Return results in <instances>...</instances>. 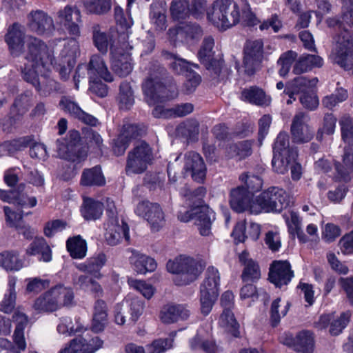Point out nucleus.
<instances>
[{
    "label": "nucleus",
    "instance_id": "4c0bfd02",
    "mask_svg": "<svg viewBox=\"0 0 353 353\" xmlns=\"http://www.w3.org/2000/svg\"><path fill=\"white\" fill-rule=\"evenodd\" d=\"M80 183L83 186H103L105 184V179L100 166H95L90 169H85L81 177Z\"/></svg>",
    "mask_w": 353,
    "mask_h": 353
},
{
    "label": "nucleus",
    "instance_id": "b1692460",
    "mask_svg": "<svg viewBox=\"0 0 353 353\" xmlns=\"http://www.w3.org/2000/svg\"><path fill=\"white\" fill-rule=\"evenodd\" d=\"M130 252L132 254L129 261L137 273L145 274L156 270L157 264L153 258L133 249L130 250Z\"/></svg>",
    "mask_w": 353,
    "mask_h": 353
},
{
    "label": "nucleus",
    "instance_id": "13d9d810",
    "mask_svg": "<svg viewBox=\"0 0 353 353\" xmlns=\"http://www.w3.org/2000/svg\"><path fill=\"white\" fill-rule=\"evenodd\" d=\"M170 12L172 17L176 20L185 19L190 13L188 0H173Z\"/></svg>",
    "mask_w": 353,
    "mask_h": 353
},
{
    "label": "nucleus",
    "instance_id": "dca6fc26",
    "mask_svg": "<svg viewBox=\"0 0 353 353\" xmlns=\"http://www.w3.org/2000/svg\"><path fill=\"white\" fill-rule=\"evenodd\" d=\"M105 240L108 245H116L125 240L129 241V228L123 220L112 217L106 224Z\"/></svg>",
    "mask_w": 353,
    "mask_h": 353
},
{
    "label": "nucleus",
    "instance_id": "864d4df0",
    "mask_svg": "<svg viewBox=\"0 0 353 353\" xmlns=\"http://www.w3.org/2000/svg\"><path fill=\"white\" fill-rule=\"evenodd\" d=\"M184 32L188 39L191 40L198 39L202 35V30L199 25L196 24H187L184 27L179 29H170L168 30V34L171 39L175 41L174 37Z\"/></svg>",
    "mask_w": 353,
    "mask_h": 353
},
{
    "label": "nucleus",
    "instance_id": "e433bc0d",
    "mask_svg": "<svg viewBox=\"0 0 353 353\" xmlns=\"http://www.w3.org/2000/svg\"><path fill=\"white\" fill-rule=\"evenodd\" d=\"M103 211L101 202L92 198L85 197L81 207L82 216L88 221H94L99 219Z\"/></svg>",
    "mask_w": 353,
    "mask_h": 353
},
{
    "label": "nucleus",
    "instance_id": "aec40b11",
    "mask_svg": "<svg viewBox=\"0 0 353 353\" xmlns=\"http://www.w3.org/2000/svg\"><path fill=\"white\" fill-rule=\"evenodd\" d=\"M184 170L191 174L192 179L197 182H203L206 174V167L200 154L190 151L184 156Z\"/></svg>",
    "mask_w": 353,
    "mask_h": 353
},
{
    "label": "nucleus",
    "instance_id": "2eb2a0df",
    "mask_svg": "<svg viewBox=\"0 0 353 353\" xmlns=\"http://www.w3.org/2000/svg\"><path fill=\"white\" fill-rule=\"evenodd\" d=\"M142 88L145 101L150 105H155L158 102L170 98L167 88L157 76L147 78L143 82Z\"/></svg>",
    "mask_w": 353,
    "mask_h": 353
},
{
    "label": "nucleus",
    "instance_id": "7c9ffc66",
    "mask_svg": "<svg viewBox=\"0 0 353 353\" xmlns=\"http://www.w3.org/2000/svg\"><path fill=\"white\" fill-rule=\"evenodd\" d=\"M283 217L291 235L294 236L296 235L299 241L302 243H307L309 241L308 237L302 230V219L297 212L291 211L288 214L285 213Z\"/></svg>",
    "mask_w": 353,
    "mask_h": 353
},
{
    "label": "nucleus",
    "instance_id": "1a4fd4ad",
    "mask_svg": "<svg viewBox=\"0 0 353 353\" xmlns=\"http://www.w3.org/2000/svg\"><path fill=\"white\" fill-rule=\"evenodd\" d=\"M134 212L146 220L153 231H159L165 224V214L157 203L148 200L141 201L137 203Z\"/></svg>",
    "mask_w": 353,
    "mask_h": 353
},
{
    "label": "nucleus",
    "instance_id": "052dcab7",
    "mask_svg": "<svg viewBox=\"0 0 353 353\" xmlns=\"http://www.w3.org/2000/svg\"><path fill=\"white\" fill-rule=\"evenodd\" d=\"M92 41L94 46L102 54H105L108 48V37L100 30L98 25L93 27L92 30Z\"/></svg>",
    "mask_w": 353,
    "mask_h": 353
},
{
    "label": "nucleus",
    "instance_id": "c756f323",
    "mask_svg": "<svg viewBox=\"0 0 353 353\" xmlns=\"http://www.w3.org/2000/svg\"><path fill=\"white\" fill-rule=\"evenodd\" d=\"M319 82L316 77L311 79L304 76H299L289 81L285 85L284 93L290 98H293V95L297 94L306 88L315 87Z\"/></svg>",
    "mask_w": 353,
    "mask_h": 353
},
{
    "label": "nucleus",
    "instance_id": "6e6d98bb",
    "mask_svg": "<svg viewBox=\"0 0 353 353\" xmlns=\"http://www.w3.org/2000/svg\"><path fill=\"white\" fill-rule=\"evenodd\" d=\"M165 58L170 61V65L172 70L177 74H186L188 71L191 70V64L186 60L178 57L176 55L165 52Z\"/></svg>",
    "mask_w": 353,
    "mask_h": 353
},
{
    "label": "nucleus",
    "instance_id": "4be33fe9",
    "mask_svg": "<svg viewBox=\"0 0 353 353\" xmlns=\"http://www.w3.org/2000/svg\"><path fill=\"white\" fill-rule=\"evenodd\" d=\"M190 312L185 305L167 304L161 310L159 318L164 324L174 323L180 320L184 321L189 318Z\"/></svg>",
    "mask_w": 353,
    "mask_h": 353
},
{
    "label": "nucleus",
    "instance_id": "0eeeda50",
    "mask_svg": "<svg viewBox=\"0 0 353 353\" xmlns=\"http://www.w3.org/2000/svg\"><path fill=\"white\" fill-rule=\"evenodd\" d=\"M153 159L152 148L145 141L137 143L128 154L125 172L127 174H141L146 170Z\"/></svg>",
    "mask_w": 353,
    "mask_h": 353
},
{
    "label": "nucleus",
    "instance_id": "f704fd0d",
    "mask_svg": "<svg viewBox=\"0 0 353 353\" xmlns=\"http://www.w3.org/2000/svg\"><path fill=\"white\" fill-rule=\"evenodd\" d=\"M323 64V59L318 55L303 54L295 63L292 71L295 74H301L314 68H321Z\"/></svg>",
    "mask_w": 353,
    "mask_h": 353
},
{
    "label": "nucleus",
    "instance_id": "cd10ccee",
    "mask_svg": "<svg viewBox=\"0 0 353 353\" xmlns=\"http://www.w3.org/2000/svg\"><path fill=\"white\" fill-rule=\"evenodd\" d=\"M106 261L107 258L105 254L99 252L88 259L84 263L77 264L76 267L83 272L88 273L94 278L101 279L102 274L100 270L105 265Z\"/></svg>",
    "mask_w": 353,
    "mask_h": 353
},
{
    "label": "nucleus",
    "instance_id": "f3484780",
    "mask_svg": "<svg viewBox=\"0 0 353 353\" xmlns=\"http://www.w3.org/2000/svg\"><path fill=\"white\" fill-rule=\"evenodd\" d=\"M283 344L301 353H312L314 348V340L312 334L309 331H301L296 336L285 334L282 338Z\"/></svg>",
    "mask_w": 353,
    "mask_h": 353
},
{
    "label": "nucleus",
    "instance_id": "c03bdc74",
    "mask_svg": "<svg viewBox=\"0 0 353 353\" xmlns=\"http://www.w3.org/2000/svg\"><path fill=\"white\" fill-rule=\"evenodd\" d=\"M219 325L232 336H239V324L231 310H223L219 319Z\"/></svg>",
    "mask_w": 353,
    "mask_h": 353
},
{
    "label": "nucleus",
    "instance_id": "5fc2aeb1",
    "mask_svg": "<svg viewBox=\"0 0 353 353\" xmlns=\"http://www.w3.org/2000/svg\"><path fill=\"white\" fill-rule=\"evenodd\" d=\"M281 299L277 298L271 305L270 308V322L273 327L276 326L282 317L286 315L290 305L286 303L285 305H281Z\"/></svg>",
    "mask_w": 353,
    "mask_h": 353
},
{
    "label": "nucleus",
    "instance_id": "c85d7f7f",
    "mask_svg": "<svg viewBox=\"0 0 353 353\" xmlns=\"http://www.w3.org/2000/svg\"><path fill=\"white\" fill-rule=\"evenodd\" d=\"M241 263L244 266L241 278L244 282L254 281L261 277V270L259 265L250 258L246 251H243L239 256Z\"/></svg>",
    "mask_w": 353,
    "mask_h": 353
},
{
    "label": "nucleus",
    "instance_id": "c9c22d12",
    "mask_svg": "<svg viewBox=\"0 0 353 353\" xmlns=\"http://www.w3.org/2000/svg\"><path fill=\"white\" fill-rule=\"evenodd\" d=\"M108 323L107 305L101 299L96 301L94 305L92 330L94 332H102Z\"/></svg>",
    "mask_w": 353,
    "mask_h": 353
},
{
    "label": "nucleus",
    "instance_id": "0e129e2a",
    "mask_svg": "<svg viewBox=\"0 0 353 353\" xmlns=\"http://www.w3.org/2000/svg\"><path fill=\"white\" fill-rule=\"evenodd\" d=\"M336 118L331 113L325 114L323 117V125L317 132L316 139L322 140L323 134L331 135L334 132Z\"/></svg>",
    "mask_w": 353,
    "mask_h": 353
},
{
    "label": "nucleus",
    "instance_id": "f03ea898",
    "mask_svg": "<svg viewBox=\"0 0 353 353\" xmlns=\"http://www.w3.org/2000/svg\"><path fill=\"white\" fill-rule=\"evenodd\" d=\"M74 302V292L70 288L59 284L38 296L32 304L37 313H50Z\"/></svg>",
    "mask_w": 353,
    "mask_h": 353
},
{
    "label": "nucleus",
    "instance_id": "79ce46f5",
    "mask_svg": "<svg viewBox=\"0 0 353 353\" xmlns=\"http://www.w3.org/2000/svg\"><path fill=\"white\" fill-rule=\"evenodd\" d=\"M120 109L128 110L134 103V90L130 82L123 81L121 83L117 97Z\"/></svg>",
    "mask_w": 353,
    "mask_h": 353
},
{
    "label": "nucleus",
    "instance_id": "f8f14e48",
    "mask_svg": "<svg viewBox=\"0 0 353 353\" xmlns=\"http://www.w3.org/2000/svg\"><path fill=\"white\" fill-rule=\"evenodd\" d=\"M310 117L307 114L299 112L294 116L290 132L292 141L296 143H305L314 137L312 128L309 125Z\"/></svg>",
    "mask_w": 353,
    "mask_h": 353
},
{
    "label": "nucleus",
    "instance_id": "72a5a7b5",
    "mask_svg": "<svg viewBox=\"0 0 353 353\" xmlns=\"http://www.w3.org/2000/svg\"><path fill=\"white\" fill-rule=\"evenodd\" d=\"M220 275L217 269L211 266L205 272V277L201 285V292L210 294L214 297H218L219 291Z\"/></svg>",
    "mask_w": 353,
    "mask_h": 353
},
{
    "label": "nucleus",
    "instance_id": "a878e982",
    "mask_svg": "<svg viewBox=\"0 0 353 353\" xmlns=\"http://www.w3.org/2000/svg\"><path fill=\"white\" fill-rule=\"evenodd\" d=\"M336 172V179L348 182L351 180V170L353 169V147L349 145L344 148L342 162H334Z\"/></svg>",
    "mask_w": 353,
    "mask_h": 353
},
{
    "label": "nucleus",
    "instance_id": "7ed1b4c3",
    "mask_svg": "<svg viewBox=\"0 0 353 353\" xmlns=\"http://www.w3.org/2000/svg\"><path fill=\"white\" fill-rule=\"evenodd\" d=\"M240 17L239 7L232 0H216L207 11L208 21L221 30L238 24Z\"/></svg>",
    "mask_w": 353,
    "mask_h": 353
},
{
    "label": "nucleus",
    "instance_id": "5701e85b",
    "mask_svg": "<svg viewBox=\"0 0 353 353\" xmlns=\"http://www.w3.org/2000/svg\"><path fill=\"white\" fill-rule=\"evenodd\" d=\"M25 30L22 25L14 23L8 29L5 40L11 53L18 55L24 47Z\"/></svg>",
    "mask_w": 353,
    "mask_h": 353
},
{
    "label": "nucleus",
    "instance_id": "8fccbe9b",
    "mask_svg": "<svg viewBox=\"0 0 353 353\" xmlns=\"http://www.w3.org/2000/svg\"><path fill=\"white\" fill-rule=\"evenodd\" d=\"M30 143V139L28 137H21L17 139L5 141L0 145V154H12L19 150L28 147Z\"/></svg>",
    "mask_w": 353,
    "mask_h": 353
},
{
    "label": "nucleus",
    "instance_id": "37998d69",
    "mask_svg": "<svg viewBox=\"0 0 353 353\" xmlns=\"http://www.w3.org/2000/svg\"><path fill=\"white\" fill-rule=\"evenodd\" d=\"M297 156V152H291L288 154H274L272 161L273 170L279 174H283L286 173L289 166L296 161Z\"/></svg>",
    "mask_w": 353,
    "mask_h": 353
},
{
    "label": "nucleus",
    "instance_id": "774afa93",
    "mask_svg": "<svg viewBox=\"0 0 353 353\" xmlns=\"http://www.w3.org/2000/svg\"><path fill=\"white\" fill-rule=\"evenodd\" d=\"M343 140L348 144L353 143V119L344 117L340 121Z\"/></svg>",
    "mask_w": 353,
    "mask_h": 353
},
{
    "label": "nucleus",
    "instance_id": "2f4dec72",
    "mask_svg": "<svg viewBox=\"0 0 353 353\" xmlns=\"http://www.w3.org/2000/svg\"><path fill=\"white\" fill-rule=\"evenodd\" d=\"M60 105L65 112H68L83 123L94 126L97 124L98 121L95 117L83 111L77 103L68 99H62L60 101Z\"/></svg>",
    "mask_w": 353,
    "mask_h": 353
},
{
    "label": "nucleus",
    "instance_id": "393cba45",
    "mask_svg": "<svg viewBox=\"0 0 353 353\" xmlns=\"http://www.w3.org/2000/svg\"><path fill=\"white\" fill-rule=\"evenodd\" d=\"M252 194L244 187H238L230 192V204L231 208L237 212L249 211L252 205Z\"/></svg>",
    "mask_w": 353,
    "mask_h": 353
},
{
    "label": "nucleus",
    "instance_id": "4468645a",
    "mask_svg": "<svg viewBox=\"0 0 353 353\" xmlns=\"http://www.w3.org/2000/svg\"><path fill=\"white\" fill-rule=\"evenodd\" d=\"M263 54V42L261 39L248 41L244 47L243 67L248 76L254 74L256 67L261 61Z\"/></svg>",
    "mask_w": 353,
    "mask_h": 353
},
{
    "label": "nucleus",
    "instance_id": "ddd939ff",
    "mask_svg": "<svg viewBox=\"0 0 353 353\" xmlns=\"http://www.w3.org/2000/svg\"><path fill=\"white\" fill-rule=\"evenodd\" d=\"M27 27L37 35H48L54 30L52 18L41 10H32L27 15Z\"/></svg>",
    "mask_w": 353,
    "mask_h": 353
},
{
    "label": "nucleus",
    "instance_id": "6ab92c4d",
    "mask_svg": "<svg viewBox=\"0 0 353 353\" xmlns=\"http://www.w3.org/2000/svg\"><path fill=\"white\" fill-rule=\"evenodd\" d=\"M57 16L70 34L73 37L79 36V23L81 22V12L76 6H66L57 12Z\"/></svg>",
    "mask_w": 353,
    "mask_h": 353
},
{
    "label": "nucleus",
    "instance_id": "de8ad7c7",
    "mask_svg": "<svg viewBox=\"0 0 353 353\" xmlns=\"http://www.w3.org/2000/svg\"><path fill=\"white\" fill-rule=\"evenodd\" d=\"M66 247L70 256L74 259H83L86 255L87 244L80 236L68 239Z\"/></svg>",
    "mask_w": 353,
    "mask_h": 353
},
{
    "label": "nucleus",
    "instance_id": "680f3d73",
    "mask_svg": "<svg viewBox=\"0 0 353 353\" xmlns=\"http://www.w3.org/2000/svg\"><path fill=\"white\" fill-rule=\"evenodd\" d=\"M128 283L131 288L140 292L147 299H150L155 292V288L145 281L130 278L128 279Z\"/></svg>",
    "mask_w": 353,
    "mask_h": 353
},
{
    "label": "nucleus",
    "instance_id": "09e8293b",
    "mask_svg": "<svg viewBox=\"0 0 353 353\" xmlns=\"http://www.w3.org/2000/svg\"><path fill=\"white\" fill-rule=\"evenodd\" d=\"M150 17L152 23L155 26L157 30L162 31L166 28L165 9L158 3L151 5Z\"/></svg>",
    "mask_w": 353,
    "mask_h": 353
},
{
    "label": "nucleus",
    "instance_id": "69168bd1",
    "mask_svg": "<svg viewBox=\"0 0 353 353\" xmlns=\"http://www.w3.org/2000/svg\"><path fill=\"white\" fill-rule=\"evenodd\" d=\"M289 145L288 134L283 132L279 133L274 144V154H288L291 152H297L295 149L290 148Z\"/></svg>",
    "mask_w": 353,
    "mask_h": 353
},
{
    "label": "nucleus",
    "instance_id": "473e14b6",
    "mask_svg": "<svg viewBox=\"0 0 353 353\" xmlns=\"http://www.w3.org/2000/svg\"><path fill=\"white\" fill-rule=\"evenodd\" d=\"M241 99L243 101L259 106L268 105L270 98L259 87L251 86L241 91Z\"/></svg>",
    "mask_w": 353,
    "mask_h": 353
},
{
    "label": "nucleus",
    "instance_id": "bf43d9fd",
    "mask_svg": "<svg viewBox=\"0 0 353 353\" xmlns=\"http://www.w3.org/2000/svg\"><path fill=\"white\" fill-rule=\"evenodd\" d=\"M145 132V130L143 126L140 127L137 124L132 123L124 124L119 134V141L125 139L130 142L132 139L143 134Z\"/></svg>",
    "mask_w": 353,
    "mask_h": 353
},
{
    "label": "nucleus",
    "instance_id": "3c124183",
    "mask_svg": "<svg viewBox=\"0 0 353 353\" xmlns=\"http://www.w3.org/2000/svg\"><path fill=\"white\" fill-rule=\"evenodd\" d=\"M190 346L192 350L202 349L206 353H216L217 347L212 340L204 339L202 333L199 331L196 335L190 341Z\"/></svg>",
    "mask_w": 353,
    "mask_h": 353
},
{
    "label": "nucleus",
    "instance_id": "e2e57ef3",
    "mask_svg": "<svg viewBox=\"0 0 353 353\" xmlns=\"http://www.w3.org/2000/svg\"><path fill=\"white\" fill-rule=\"evenodd\" d=\"M87 10L94 14H104L111 8L110 0H85Z\"/></svg>",
    "mask_w": 353,
    "mask_h": 353
},
{
    "label": "nucleus",
    "instance_id": "423d86ee",
    "mask_svg": "<svg viewBox=\"0 0 353 353\" xmlns=\"http://www.w3.org/2000/svg\"><path fill=\"white\" fill-rule=\"evenodd\" d=\"M332 61L347 71H353V35L345 30L338 36L330 55Z\"/></svg>",
    "mask_w": 353,
    "mask_h": 353
},
{
    "label": "nucleus",
    "instance_id": "338daca9",
    "mask_svg": "<svg viewBox=\"0 0 353 353\" xmlns=\"http://www.w3.org/2000/svg\"><path fill=\"white\" fill-rule=\"evenodd\" d=\"M27 283L26 291L27 293L37 294L50 285V281L39 277L28 278L26 279Z\"/></svg>",
    "mask_w": 353,
    "mask_h": 353
},
{
    "label": "nucleus",
    "instance_id": "6e6552de",
    "mask_svg": "<svg viewBox=\"0 0 353 353\" xmlns=\"http://www.w3.org/2000/svg\"><path fill=\"white\" fill-rule=\"evenodd\" d=\"M214 43L212 37L205 38L199 51L198 57L202 63L209 65L207 68L214 79L224 81L228 78L229 70L227 68L222 67L219 62L212 61Z\"/></svg>",
    "mask_w": 353,
    "mask_h": 353
},
{
    "label": "nucleus",
    "instance_id": "a18cd8bd",
    "mask_svg": "<svg viewBox=\"0 0 353 353\" xmlns=\"http://www.w3.org/2000/svg\"><path fill=\"white\" fill-rule=\"evenodd\" d=\"M0 266L6 270L17 271L22 268L23 261L17 252L6 250L0 253Z\"/></svg>",
    "mask_w": 353,
    "mask_h": 353
},
{
    "label": "nucleus",
    "instance_id": "39448f33",
    "mask_svg": "<svg viewBox=\"0 0 353 353\" xmlns=\"http://www.w3.org/2000/svg\"><path fill=\"white\" fill-rule=\"evenodd\" d=\"M169 272L176 274L174 281L177 285H188L196 280L203 268L201 264L187 256H179L166 264Z\"/></svg>",
    "mask_w": 353,
    "mask_h": 353
},
{
    "label": "nucleus",
    "instance_id": "9b49d317",
    "mask_svg": "<svg viewBox=\"0 0 353 353\" xmlns=\"http://www.w3.org/2000/svg\"><path fill=\"white\" fill-rule=\"evenodd\" d=\"M80 134L77 130H70L66 143L57 140V148L59 155L64 159L72 161L80 162L84 160L87 153L79 145Z\"/></svg>",
    "mask_w": 353,
    "mask_h": 353
},
{
    "label": "nucleus",
    "instance_id": "412c9836",
    "mask_svg": "<svg viewBox=\"0 0 353 353\" xmlns=\"http://www.w3.org/2000/svg\"><path fill=\"white\" fill-rule=\"evenodd\" d=\"M293 276L290 264L287 261H276L270 266L269 279L277 287L287 285Z\"/></svg>",
    "mask_w": 353,
    "mask_h": 353
},
{
    "label": "nucleus",
    "instance_id": "ea45409f",
    "mask_svg": "<svg viewBox=\"0 0 353 353\" xmlns=\"http://www.w3.org/2000/svg\"><path fill=\"white\" fill-rule=\"evenodd\" d=\"M17 281V279L14 276L9 277L7 292L5 294L3 300L0 303V311L4 313H11L15 307Z\"/></svg>",
    "mask_w": 353,
    "mask_h": 353
},
{
    "label": "nucleus",
    "instance_id": "bb28decb",
    "mask_svg": "<svg viewBox=\"0 0 353 353\" xmlns=\"http://www.w3.org/2000/svg\"><path fill=\"white\" fill-rule=\"evenodd\" d=\"M89 79H103L107 82L113 81V76L108 70L104 60L99 55H93L88 67Z\"/></svg>",
    "mask_w": 353,
    "mask_h": 353
},
{
    "label": "nucleus",
    "instance_id": "f257e3e1",
    "mask_svg": "<svg viewBox=\"0 0 353 353\" xmlns=\"http://www.w3.org/2000/svg\"><path fill=\"white\" fill-rule=\"evenodd\" d=\"M24 57L27 62L21 68L23 78L35 88L39 95L48 97L54 92L61 91L60 85L50 77L49 72L54 56L43 41L29 37Z\"/></svg>",
    "mask_w": 353,
    "mask_h": 353
},
{
    "label": "nucleus",
    "instance_id": "603ef678",
    "mask_svg": "<svg viewBox=\"0 0 353 353\" xmlns=\"http://www.w3.org/2000/svg\"><path fill=\"white\" fill-rule=\"evenodd\" d=\"M297 57V53L292 50H288L281 54L277 61L279 74L281 77H285L290 72L292 64Z\"/></svg>",
    "mask_w": 353,
    "mask_h": 353
},
{
    "label": "nucleus",
    "instance_id": "a19ab883",
    "mask_svg": "<svg viewBox=\"0 0 353 353\" xmlns=\"http://www.w3.org/2000/svg\"><path fill=\"white\" fill-rule=\"evenodd\" d=\"M28 255H40L39 260L49 262L52 259V252L43 238L35 239L26 249Z\"/></svg>",
    "mask_w": 353,
    "mask_h": 353
},
{
    "label": "nucleus",
    "instance_id": "49530a36",
    "mask_svg": "<svg viewBox=\"0 0 353 353\" xmlns=\"http://www.w3.org/2000/svg\"><path fill=\"white\" fill-rule=\"evenodd\" d=\"M176 133L188 140L194 141L196 139L199 133V122L194 119L183 121L176 127Z\"/></svg>",
    "mask_w": 353,
    "mask_h": 353
},
{
    "label": "nucleus",
    "instance_id": "4d7b16f0",
    "mask_svg": "<svg viewBox=\"0 0 353 353\" xmlns=\"http://www.w3.org/2000/svg\"><path fill=\"white\" fill-rule=\"evenodd\" d=\"M347 97V91L343 88H339L334 93L325 97L322 100V104L325 108L332 110L339 103L345 101Z\"/></svg>",
    "mask_w": 353,
    "mask_h": 353
},
{
    "label": "nucleus",
    "instance_id": "58836bf2",
    "mask_svg": "<svg viewBox=\"0 0 353 353\" xmlns=\"http://www.w3.org/2000/svg\"><path fill=\"white\" fill-rule=\"evenodd\" d=\"M57 329L59 333L67 336L82 333L86 330L85 326L79 317H76L74 321L69 317L62 318Z\"/></svg>",
    "mask_w": 353,
    "mask_h": 353
},
{
    "label": "nucleus",
    "instance_id": "9d476101",
    "mask_svg": "<svg viewBox=\"0 0 353 353\" xmlns=\"http://www.w3.org/2000/svg\"><path fill=\"white\" fill-rule=\"evenodd\" d=\"M212 216L214 217L213 212L205 206H196L184 212H179L177 214L181 222L186 223L194 219L195 224L203 236H208L210 233Z\"/></svg>",
    "mask_w": 353,
    "mask_h": 353
},
{
    "label": "nucleus",
    "instance_id": "a211bd4d",
    "mask_svg": "<svg viewBox=\"0 0 353 353\" xmlns=\"http://www.w3.org/2000/svg\"><path fill=\"white\" fill-rule=\"evenodd\" d=\"M111 68L113 72L120 77L129 75L133 69L130 54L123 52L120 48L111 47Z\"/></svg>",
    "mask_w": 353,
    "mask_h": 353
},
{
    "label": "nucleus",
    "instance_id": "20e7f679",
    "mask_svg": "<svg viewBox=\"0 0 353 353\" xmlns=\"http://www.w3.org/2000/svg\"><path fill=\"white\" fill-rule=\"evenodd\" d=\"M289 200L286 192L279 188L272 187L261 193L252 201L250 213L281 212L288 207Z\"/></svg>",
    "mask_w": 353,
    "mask_h": 353
}]
</instances>
